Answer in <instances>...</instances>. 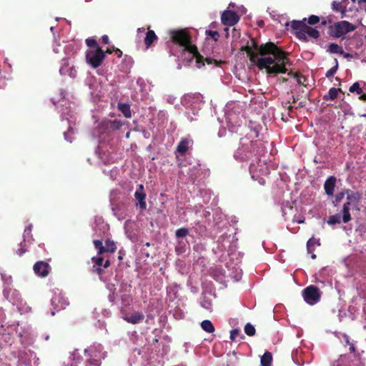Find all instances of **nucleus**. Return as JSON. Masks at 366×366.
I'll list each match as a JSON object with an SVG mask.
<instances>
[{
	"label": "nucleus",
	"instance_id": "nucleus-5",
	"mask_svg": "<svg viewBox=\"0 0 366 366\" xmlns=\"http://www.w3.org/2000/svg\"><path fill=\"white\" fill-rule=\"evenodd\" d=\"M277 62L269 68V71L273 72L274 75L279 74H285L287 71V66H291L292 62L288 58L289 53L283 51L282 49L276 54Z\"/></svg>",
	"mask_w": 366,
	"mask_h": 366
},
{
	"label": "nucleus",
	"instance_id": "nucleus-8",
	"mask_svg": "<svg viewBox=\"0 0 366 366\" xmlns=\"http://www.w3.org/2000/svg\"><path fill=\"white\" fill-rule=\"evenodd\" d=\"M302 296L307 304L312 305L320 300L321 292L317 287L310 285L304 289Z\"/></svg>",
	"mask_w": 366,
	"mask_h": 366
},
{
	"label": "nucleus",
	"instance_id": "nucleus-6",
	"mask_svg": "<svg viewBox=\"0 0 366 366\" xmlns=\"http://www.w3.org/2000/svg\"><path fill=\"white\" fill-rule=\"evenodd\" d=\"M105 59V53L102 48L90 49L86 52V61L92 67L100 66Z\"/></svg>",
	"mask_w": 366,
	"mask_h": 366
},
{
	"label": "nucleus",
	"instance_id": "nucleus-15",
	"mask_svg": "<svg viewBox=\"0 0 366 366\" xmlns=\"http://www.w3.org/2000/svg\"><path fill=\"white\" fill-rule=\"evenodd\" d=\"M336 184V178L333 176L328 177L324 184V189L327 195L333 196Z\"/></svg>",
	"mask_w": 366,
	"mask_h": 366
},
{
	"label": "nucleus",
	"instance_id": "nucleus-29",
	"mask_svg": "<svg viewBox=\"0 0 366 366\" xmlns=\"http://www.w3.org/2000/svg\"><path fill=\"white\" fill-rule=\"evenodd\" d=\"M105 244L106 245L104 247L107 252L114 253L116 251L117 247L113 240L107 239L105 241Z\"/></svg>",
	"mask_w": 366,
	"mask_h": 366
},
{
	"label": "nucleus",
	"instance_id": "nucleus-4",
	"mask_svg": "<svg viewBox=\"0 0 366 366\" xmlns=\"http://www.w3.org/2000/svg\"><path fill=\"white\" fill-rule=\"evenodd\" d=\"M356 26L343 20L334 23L328 27V34L333 38H340L356 29Z\"/></svg>",
	"mask_w": 366,
	"mask_h": 366
},
{
	"label": "nucleus",
	"instance_id": "nucleus-58",
	"mask_svg": "<svg viewBox=\"0 0 366 366\" xmlns=\"http://www.w3.org/2000/svg\"><path fill=\"white\" fill-rule=\"evenodd\" d=\"M287 109L289 110V112H292V110H293V107H292V106H291V105H289V106L287 107Z\"/></svg>",
	"mask_w": 366,
	"mask_h": 366
},
{
	"label": "nucleus",
	"instance_id": "nucleus-13",
	"mask_svg": "<svg viewBox=\"0 0 366 366\" xmlns=\"http://www.w3.org/2000/svg\"><path fill=\"white\" fill-rule=\"evenodd\" d=\"M345 193L347 195V202L345 203H350V205L352 206V207H357L361 199V195L359 192L346 189Z\"/></svg>",
	"mask_w": 366,
	"mask_h": 366
},
{
	"label": "nucleus",
	"instance_id": "nucleus-21",
	"mask_svg": "<svg viewBox=\"0 0 366 366\" xmlns=\"http://www.w3.org/2000/svg\"><path fill=\"white\" fill-rule=\"evenodd\" d=\"M118 109L122 112L126 118H130L132 117V112L130 106L127 104L119 103Z\"/></svg>",
	"mask_w": 366,
	"mask_h": 366
},
{
	"label": "nucleus",
	"instance_id": "nucleus-7",
	"mask_svg": "<svg viewBox=\"0 0 366 366\" xmlns=\"http://www.w3.org/2000/svg\"><path fill=\"white\" fill-rule=\"evenodd\" d=\"M241 147L238 148L234 157L239 161H246L255 152L257 142L248 141V143L241 142Z\"/></svg>",
	"mask_w": 366,
	"mask_h": 366
},
{
	"label": "nucleus",
	"instance_id": "nucleus-45",
	"mask_svg": "<svg viewBox=\"0 0 366 366\" xmlns=\"http://www.w3.org/2000/svg\"><path fill=\"white\" fill-rule=\"evenodd\" d=\"M97 249H98V252H97V256L98 257H102V254L103 253L107 252L104 246H102L100 248H98Z\"/></svg>",
	"mask_w": 366,
	"mask_h": 366
},
{
	"label": "nucleus",
	"instance_id": "nucleus-23",
	"mask_svg": "<svg viewBox=\"0 0 366 366\" xmlns=\"http://www.w3.org/2000/svg\"><path fill=\"white\" fill-rule=\"evenodd\" d=\"M242 51H244L247 53V56L249 58V61L252 63H254L255 61V59H257V56H258V53H256L252 51V46H245L242 48Z\"/></svg>",
	"mask_w": 366,
	"mask_h": 366
},
{
	"label": "nucleus",
	"instance_id": "nucleus-61",
	"mask_svg": "<svg viewBox=\"0 0 366 366\" xmlns=\"http://www.w3.org/2000/svg\"><path fill=\"white\" fill-rule=\"evenodd\" d=\"M311 254H312L311 257H312L313 259H315L316 258V254H315L313 253V252H312Z\"/></svg>",
	"mask_w": 366,
	"mask_h": 366
},
{
	"label": "nucleus",
	"instance_id": "nucleus-35",
	"mask_svg": "<svg viewBox=\"0 0 366 366\" xmlns=\"http://www.w3.org/2000/svg\"><path fill=\"white\" fill-rule=\"evenodd\" d=\"M86 44L91 49L100 48L98 44H97V40L93 39V38H88V39H86Z\"/></svg>",
	"mask_w": 366,
	"mask_h": 366
},
{
	"label": "nucleus",
	"instance_id": "nucleus-63",
	"mask_svg": "<svg viewBox=\"0 0 366 366\" xmlns=\"http://www.w3.org/2000/svg\"><path fill=\"white\" fill-rule=\"evenodd\" d=\"M265 169H266V171H265V174H269V172L268 168H267V167H265Z\"/></svg>",
	"mask_w": 366,
	"mask_h": 366
},
{
	"label": "nucleus",
	"instance_id": "nucleus-41",
	"mask_svg": "<svg viewBox=\"0 0 366 366\" xmlns=\"http://www.w3.org/2000/svg\"><path fill=\"white\" fill-rule=\"evenodd\" d=\"M26 252V244L24 242L20 243L19 248L16 250V254L19 256H22Z\"/></svg>",
	"mask_w": 366,
	"mask_h": 366
},
{
	"label": "nucleus",
	"instance_id": "nucleus-16",
	"mask_svg": "<svg viewBox=\"0 0 366 366\" xmlns=\"http://www.w3.org/2000/svg\"><path fill=\"white\" fill-rule=\"evenodd\" d=\"M92 260L94 262V264L92 267V272L97 274H101L103 272L102 266H103L104 259L102 257H93Z\"/></svg>",
	"mask_w": 366,
	"mask_h": 366
},
{
	"label": "nucleus",
	"instance_id": "nucleus-36",
	"mask_svg": "<svg viewBox=\"0 0 366 366\" xmlns=\"http://www.w3.org/2000/svg\"><path fill=\"white\" fill-rule=\"evenodd\" d=\"M189 233V230L187 228H179L176 230L175 234L177 237H184Z\"/></svg>",
	"mask_w": 366,
	"mask_h": 366
},
{
	"label": "nucleus",
	"instance_id": "nucleus-62",
	"mask_svg": "<svg viewBox=\"0 0 366 366\" xmlns=\"http://www.w3.org/2000/svg\"><path fill=\"white\" fill-rule=\"evenodd\" d=\"M109 297L111 302H114V298L112 295H109Z\"/></svg>",
	"mask_w": 366,
	"mask_h": 366
},
{
	"label": "nucleus",
	"instance_id": "nucleus-1",
	"mask_svg": "<svg viewBox=\"0 0 366 366\" xmlns=\"http://www.w3.org/2000/svg\"><path fill=\"white\" fill-rule=\"evenodd\" d=\"M280 50L281 48L272 41L262 44L259 46V54L253 64L260 70L265 69L267 74L274 75V73L270 72L269 69L272 68V66L277 62L276 54Z\"/></svg>",
	"mask_w": 366,
	"mask_h": 366
},
{
	"label": "nucleus",
	"instance_id": "nucleus-46",
	"mask_svg": "<svg viewBox=\"0 0 366 366\" xmlns=\"http://www.w3.org/2000/svg\"><path fill=\"white\" fill-rule=\"evenodd\" d=\"M251 41H252V46H251L252 49L254 48L258 52V49H259V46H258L257 41L254 39H252Z\"/></svg>",
	"mask_w": 366,
	"mask_h": 366
},
{
	"label": "nucleus",
	"instance_id": "nucleus-57",
	"mask_svg": "<svg viewBox=\"0 0 366 366\" xmlns=\"http://www.w3.org/2000/svg\"><path fill=\"white\" fill-rule=\"evenodd\" d=\"M298 97H296L295 96H292V103H295L298 101Z\"/></svg>",
	"mask_w": 366,
	"mask_h": 366
},
{
	"label": "nucleus",
	"instance_id": "nucleus-40",
	"mask_svg": "<svg viewBox=\"0 0 366 366\" xmlns=\"http://www.w3.org/2000/svg\"><path fill=\"white\" fill-rule=\"evenodd\" d=\"M100 362L97 359H87L86 362V366H99Z\"/></svg>",
	"mask_w": 366,
	"mask_h": 366
},
{
	"label": "nucleus",
	"instance_id": "nucleus-54",
	"mask_svg": "<svg viewBox=\"0 0 366 366\" xmlns=\"http://www.w3.org/2000/svg\"><path fill=\"white\" fill-rule=\"evenodd\" d=\"M344 338H345V341L346 344H347L349 345H350V344H352L350 342V339H349V337L347 335H345Z\"/></svg>",
	"mask_w": 366,
	"mask_h": 366
},
{
	"label": "nucleus",
	"instance_id": "nucleus-56",
	"mask_svg": "<svg viewBox=\"0 0 366 366\" xmlns=\"http://www.w3.org/2000/svg\"><path fill=\"white\" fill-rule=\"evenodd\" d=\"M357 3L361 6L363 3H366V0H357Z\"/></svg>",
	"mask_w": 366,
	"mask_h": 366
},
{
	"label": "nucleus",
	"instance_id": "nucleus-27",
	"mask_svg": "<svg viewBox=\"0 0 366 366\" xmlns=\"http://www.w3.org/2000/svg\"><path fill=\"white\" fill-rule=\"evenodd\" d=\"M327 51L330 52L331 54H343L342 48L335 43H331L329 45Z\"/></svg>",
	"mask_w": 366,
	"mask_h": 366
},
{
	"label": "nucleus",
	"instance_id": "nucleus-53",
	"mask_svg": "<svg viewBox=\"0 0 366 366\" xmlns=\"http://www.w3.org/2000/svg\"><path fill=\"white\" fill-rule=\"evenodd\" d=\"M299 73L298 72H294L292 71H290L287 74L288 76H291V77H293L294 78V74H298Z\"/></svg>",
	"mask_w": 366,
	"mask_h": 366
},
{
	"label": "nucleus",
	"instance_id": "nucleus-33",
	"mask_svg": "<svg viewBox=\"0 0 366 366\" xmlns=\"http://www.w3.org/2000/svg\"><path fill=\"white\" fill-rule=\"evenodd\" d=\"M349 91L351 93L356 92L357 94H361L362 93V89L358 82H355L352 86H350Z\"/></svg>",
	"mask_w": 366,
	"mask_h": 366
},
{
	"label": "nucleus",
	"instance_id": "nucleus-12",
	"mask_svg": "<svg viewBox=\"0 0 366 366\" xmlns=\"http://www.w3.org/2000/svg\"><path fill=\"white\" fill-rule=\"evenodd\" d=\"M146 197L147 194L144 191L143 184H139L138 189L134 193V197L138 201L137 205H139V208L142 210L147 208Z\"/></svg>",
	"mask_w": 366,
	"mask_h": 366
},
{
	"label": "nucleus",
	"instance_id": "nucleus-18",
	"mask_svg": "<svg viewBox=\"0 0 366 366\" xmlns=\"http://www.w3.org/2000/svg\"><path fill=\"white\" fill-rule=\"evenodd\" d=\"M144 318V316L142 313L139 312H135L132 313L130 316L125 318L127 322L131 324H137L141 321H142Z\"/></svg>",
	"mask_w": 366,
	"mask_h": 366
},
{
	"label": "nucleus",
	"instance_id": "nucleus-38",
	"mask_svg": "<svg viewBox=\"0 0 366 366\" xmlns=\"http://www.w3.org/2000/svg\"><path fill=\"white\" fill-rule=\"evenodd\" d=\"M205 33L207 36L212 38L215 41H217L219 37V34L217 31L207 30Z\"/></svg>",
	"mask_w": 366,
	"mask_h": 366
},
{
	"label": "nucleus",
	"instance_id": "nucleus-10",
	"mask_svg": "<svg viewBox=\"0 0 366 366\" xmlns=\"http://www.w3.org/2000/svg\"><path fill=\"white\" fill-rule=\"evenodd\" d=\"M239 20L238 14L232 10H225L221 16L222 23L228 26L235 25Z\"/></svg>",
	"mask_w": 366,
	"mask_h": 366
},
{
	"label": "nucleus",
	"instance_id": "nucleus-47",
	"mask_svg": "<svg viewBox=\"0 0 366 366\" xmlns=\"http://www.w3.org/2000/svg\"><path fill=\"white\" fill-rule=\"evenodd\" d=\"M102 43L107 44L109 42V39L107 35H104L102 37Z\"/></svg>",
	"mask_w": 366,
	"mask_h": 366
},
{
	"label": "nucleus",
	"instance_id": "nucleus-49",
	"mask_svg": "<svg viewBox=\"0 0 366 366\" xmlns=\"http://www.w3.org/2000/svg\"><path fill=\"white\" fill-rule=\"evenodd\" d=\"M115 47L113 46L112 48H108L105 51L106 54H112L113 51H114Z\"/></svg>",
	"mask_w": 366,
	"mask_h": 366
},
{
	"label": "nucleus",
	"instance_id": "nucleus-14",
	"mask_svg": "<svg viewBox=\"0 0 366 366\" xmlns=\"http://www.w3.org/2000/svg\"><path fill=\"white\" fill-rule=\"evenodd\" d=\"M193 141L188 138H182L176 148V152L184 156L189 150V147L192 145Z\"/></svg>",
	"mask_w": 366,
	"mask_h": 366
},
{
	"label": "nucleus",
	"instance_id": "nucleus-31",
	"mask_svg": "<svg viewBox=\"0 0 366 366\" xmlns=\"http://www.w3.org/2000/svg\"><path fill=\"white\" fill-rule=\"evenodd\" d=\"M31 229H32V225L29 224L28 227H26L24 232V242H26V241H29V239H32L31 236Z\"/></svg>",
	"mask_w": 366,
	"mask_h": 366
},
{
	"label": "nucleus",
	"instance_id": "nucleus-43",
	"mask_svg": "<svg viewBox=\"0 0 366 366\" xmlns=\"http://www.w3.org/2000/svg\"><path fill=\"white\" fill-rule=\"evenodd\" d=\"M239 335V330L237 329H234L230 332V339L232 341H234L237 336Z\"/></svg>",
	"mask_w": 366,
	"mask_h": 366
},
{
	"label": "nucleus",
	"instance_id": "nucleus-17",
	"mask_svg": "<svg viewBox=\"0 0 366 366\" xmlns=\"http://www.w3.org/2000/svg\"><path fill=\"white\" fill-rule=\"evenodd\" d=\"M352 206L350 205V203H345L342 209V221L344 223H347L351 220L350 209H353Z\"/></svg>",
	"mask_w": 366,
	"mask_h": 366
},
{
	"label": "nucleus",
	"instance_id": "nucleus-32",
	"mask_svg": "<svg viewBox=\"0 0 366 366\" xmlns=\"http://www.w3.org/2000/svg\"><path fill=\"white\" fill-rule=\"evenodd\" d=\"M255 328L254 327L250 324V323H247L246 325L244 326V332L248 335V336H253L255 334Z\"/></svg>",
	"mask_w": 366,
	"mask_h": 366
},
{
	"label": "nucleus",
	"instance_id": "nucleus-59",
	"mask_svg": "<svg viewBox=\"0 0 366 366\" xmlns=\"http://www.w3.org/2000/svg\"><path fill=\"white\" fill-rule=\"evenodd\" d=\"M280 81H282V82H285V81H287V79L286 78H285V77H281V78L280 79Z\"/></svg>",
	"mask_w": 366,
	"mask_h": 366
},
{
	"label": "nucleus",
	"instance_id": "nucleus-60",
	"mask_svg": "<svg viewBox=\"0 0 366 366\" xmlns=\"http://www.w3.org/2000/svg\"><path fill=\"white\" fill-rule=\"evenodd\" d=\"M304 106H305V104H304V103H302V102H300V103L298 104V107H303Z\"/></svg>",
	"mask_w": 366,
	"mask_h": 366
},
{
	"label": "nucleus",
	"instance_id": "nucleus-28",
	"mask_svg": "<svg viewBox=\"0 0 366 366\" xmlns=\"http://www.w3.org/2000/svg\"><path fill=\"white\" fill-rule=\"evenodd\" d=\"M342 221V216L340 214H335L329 217L327 224L330 225H335L340 224Z\"/></svg>",
	"mask_w": 366,
	"mask_h": 366
},
{
	"label": "nucleus",
	"instance_id": "nucleus-48",
	"mask_svg": "<svg viewBox=\"0 0 366 366\" xmlns=\"http://www.w3.org/2000/svg\"><path fill=\"white\" fill-rule=\"evenodd\" d=\"M114 52L116 54V55L117 56L118 58H121L122 56V51L117 49V48H115V50H114Z\"/></svg>",
	"mask_w": 366,
	"mask_h": 366
},
{
	"label": "nucleus",
	"instance_id": "nucleus-26",
	"mask_svg": "<svg viewBox=\"0 0 366 366\" xmlns=\"http://www.w3.org/2000/svg\"><path fill=\"white\" fill-rule=\"evenodd\" d=\"M201 327L202 330L207 332L212 333L214 332V327L210 320H206L202 321L201 323Z\"/></svg>",
	"mask_w": 366,
	"mask_h": 366
},
{
	"label": "nucleus",
	"instance_id": "nucleus-50",
	"mask_svg": "<svg viewBox=\"0 0 366 366\" xmlns=\"http://www.w3.org/2000/svg\"><path fill=\"white\" fill-rule=\"evenodd\" d=\"M349 351L350 353H354L355 352V347L354 344H350Z\"/></svg>",
	"mask_w": 366,
	"mask_h": 366
},
{
	"label": "nucleus",
	"instance_id": "nucleus-19",
	"mask_svg": "<svg viewBox=\"0 0 366 366\" xmlns=\"http://www.w3.org/2000/svg\"><path fill=\"white\" fill-rule=\"evenodd\" d=\"M157 40V36L155 34L154 31L152 30H149L147 32L146 37L144 39V44L147 47H149L152 43Z\"/></svg>",
	"mask_w": 366,
	"mask_h": 366
},
{
	"label": "nucleus",
	"instance_id": "nucleus-44",
	"mask_svg": "<svg viewBox=\"0 0 366 366\" xmlns=\"http://www.w3.org/2000/svg\"><path fill=\"white\" fill-rule=\"evenodd\" d=\"M93 243H94V245L95 247V248L97 249L98 248H100L101 247L103 246V243H102V240H99V239H94L93 241Z\"/></svg>",
	"mask_w": 366,
	"mask_h": 366
},
{
	"label": "nucleus",
	"instance_id": "nucleus-24",
	"mask_svg": "<svg viewBox=\"0 0 366 366\" xmlns=\"http://www.w3.org/2000/svg\"><path fill=\"white\" fill-rule=\"evenodd\" d=\"M315 245H320V239L315 237L310 238L307 242V250L308 253H312L315 249Z\"/></svg>",
	"mask_w": 366,
	"mask_h": 366
},
{
	"label": "nucleus",
	"instance_id": "nucleus-11",
	"mask_svg": "<svg viewBox=\"0 0 366 366\" xmlns=\"http://www.w3.org/2000/svg\"><path fill=\"white\" fill-rule=\"evenodd\" d=\"M35 274L41 277H46L50 272L51 267L44 261L36 262L33 267Z\"/></svg>",
	"mask_w": 366,
	"mask_h": 366
},
{
	"label": "nucleus",
	"instance_id": "nucleus-25",
	"mask_svg": "<svg viewBox=\"0 0 366 366\" xmlns=\"http://www.w3.org/2000/svg\"><path fill=\"white\" fill-rule=\"evenodd\" d=\"M332 7L334 11L340 12L342 14V17H343L346 13V7L340 1H334L332 4Z\"/></svg>",
	"mask_w": 366,
	"mask_h": 366
},
{
	"label": "nucleus",
	"instance_id": "nucleus-20",
	"mask_svg": "<svg viewBox=\"0 0 366 366\" xmlns=\"http://www.w3.org/2000/svg\"><path fill=\"white\" fill-rule=\"evenodd\" d=\"M339 92L343 93L341 89H336L332 87L330 89L328 94L324 96L323 99L325 101L334 100L337 98Z\"/></svg>",
	"mask_w": 366,
	"mask_h": 366
},
{
	"label": "nucleus",
	"instance_id": "nucleus-51",
	"mask_svg": "<svg viewBox=\"0 0 366 366\" xmlns=\"http://www.w3.org/2000/svg\"><path fill=\"white\" fill-rule=\"evenodd\" d=\"M110 266V261L109 259L106 260L103 264L104 268H107Z\"/></svg>",
	"mask_w": 366,
	"mask_h": 366
},
{
	"label": "nucleus",
	"instance_id": "nucleus-37",
	"mask_svg": "<svg viewBox=\"0 0 366 366\" xmlns=\"http://www.w3.org/2000/svg\"><path fill=\"white\" fill-rule=\"evenodd\" d=\"M294 78L297 79L298 84L306 86L305 82L307 78L304 75L299 73L298 74H294Z\"/></svg>",
	"mask_w": 366,
	"mask_h": 366
},
{
	"label": "nucleus",
	"instance_id": "nucleus-22",
	"mask_svg": "<svg viewBox=\"0 0 366 366\" xmlns=\"http://www.w3.org/2000/svg\"><path fill=\"white\" fill-rule=\"evenodd\" d=\"M272 361V355L269 352H265L261 357V366H270Z\"/></svg>",
	"mask_w": 366,
	"mask_h": 366
},
{
	"label": "nucleus",
	"instance_id": "nucleus-64",
	"mask_svg": "<svg viewBox=\"0 0 366 366\" xmlns=\"http://www.w3.org/2000/svg\"><path fill=\"white\" fill-rule=\"evenodd\" d=\"M225 31L227 32V36L228 35V31H229V29L228 28H226L225 29Z\"/></svg>",
	"mask_w": 366,
	"mask_h": 366
},
{
	"label": "nucleus",
	"instance_id": "nucleus-39",
	"mask_svg": "<svg viewBox=\"0 0 366 366\" xmlns=\"http://www.w3.org/2000/svg\"><path fill=\"white\" fill-rule=\"evenodd\" d=\"M319 22H320V17L316 15H311L307 19V23L310 25H315Z\"/></svg>",
	"mask_w": 366,
	"mask_h": 366
},
{
	"label": "nucleus",
	"instance_id": "nucleus-9",
	"mask_svg": "<svg viewBox=\"0 0 366 366\" xmlns=\"http://www.w3.org/2000/svg\"><path fill=\"white\" fill-rule=\"evenodd\" d=\"M124 122L121 120H102L99 124V129L101 133H111L119 130L123 126Z\"/></svg>",
	"mask_w": 366,
	"mask_h": 366
},
{
	"label": "nucleus",
	"instance_id": "nucleus-42",
	"mask_svg": "<svg viewBox=\"0 0 366 366\" xmlns=\"http://www.w3.org/2000/svg\"><path fill=\"white\" fill-rule=\"evenodd\" d=\"M204 61H206L208 64H211L214 63L217 66V65H219V64L222 63V61H219V62H218L217 60L212 59H211V58H206V59H204V58L203 57V61H202V62H203V64H204ZM204 66V65H202V66ZM200 67H202V66H201Z\"/></svg>",
	"mask_w": 366,
	"mask_h": 366
},
{
	"label": "nucleus",
	"instance_id": "nucleus-3",
	"mask_svg": "<svg viewBox=\"0 0 366 366\" xmlns=\"http://www.w3.org/2000/svg\"><path fill=\"white\" fill-rule=\"evenodd\" d=\"M306 21V18H304L302 21H292L290 26L293 30V34L297 39L304 42L309 41L307 35L315 39H318L320 36L319 31L307 25Z\"/></svg>",
	"mask_w": 366,
	"mask_h": 366
},
{
	"label": "nucleus",
	"instance_id": "nucleus-34",
	"mask_svg": "<svg viewBox=\"0 0 366 366\" xmlns=\"http://www.w3.org/2000/svg\"><path fill=\"white\" fill-rule=\"evenodd\" d=\"M346 193H345V191L344 192H338L335 196V200L332 202L333 203V205L335 207L337 206V204L338 203H340L345 197Z\"/></svg>",
	"mask_w": 366,
	"mask_h": 366
},
{
	"label": "nucleus",
	"instance_id": "nucleus-55",
	"mask_svg": "<svg viewBox=\"0 0 366 366\" xmlns=\"http://www.w3.org/2000/svg\"><path fill=\"white\" fill-rule=\"evenodd\" d=\"M342 54H343L345 58H351L352 57V55L350 53H344L343 52Z\"/></svg>",
	"mask_w": 366,
	"mask_h": 366
},
{
	"label": "nucleus",
	"instance_id": "nucleus-2",
	"mask_svg": "<svg viewBox=\"0 0 366 366\" xmlns=\"http://www.w3.org/2000/svg\"><path fill=\"white\" fill-rule=\"evenodd\" d=\"M169 36L173 43L182 46L183 51H187L192 55V58L196 59L197 67L200 68L204 65L203 56L201 55L195 45L191 43V35L186 29L170 30Z\"/></svg>",
	"mask_w": 366,
	"mask_h": 366
},
{
	"label": "nucleus",
	"instance_id": "nucleus-52",
	"mask_svg": "<svg viewBox=\"0 0 366 366\" xmlns=\"http://www.w3.org/2000/svg\"><path fill=\"white\" fill-rule=\"evenodd\" d=\"M359 99L362 100V101H366V94H361L360 96L359 97Z\"/></svg>",
	"mask_w": 366,
	"mask_h": 366
},
{
	"label": "nucleus",
	"instance_id": "nucleus-30",
	"mask_svg": "<svg viewBox=\"0 0 366 366\" xmlns=\"http://www.w3.org/2000/svg\"><path fill=\"white\" fill-rule=\"evenodd\" d=\"M338 69V61L337 59H335V65L330 69L325 74L327 78H330L334 76Z\"/></svg>",
	"mask_w": 366,
	"mask_h": 366
}]
</instances>
